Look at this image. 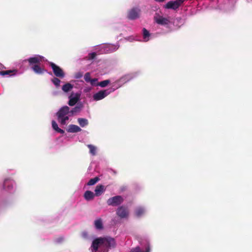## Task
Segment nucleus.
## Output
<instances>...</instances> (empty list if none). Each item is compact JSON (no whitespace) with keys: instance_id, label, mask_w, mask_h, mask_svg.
Wrapping results in <instances>:
<instances>
[{"instance_id":"nucleus-1","label":"nucleus","mask_w":252,"mask_h":252,"mask_svg":"<svg viewBox=\"0 0 252 252\" xmlns=\"http://www.w3.org/2000/svg\"><path fill=\"white\" fill-rule=\"evenodd\" d=\"M114 239L110 237L99 238L94 240L91 246L92 252H107L108 248L115 247Z\"/></svg>"},{"instance_id":"nucleus-2","label":"nucleus","mask_w":252,"mask_h":252,"mask_svg":"<svg viewBox=\"0 0 252 252\" xmlns=\"http://www.w3.org/2000/svg\"><path fill=\"white\" fill-rule=\"evenodd\" d=\"M30 65H32V69L34 72L38 74H41L46 71L45 69L41 67L42 63L46 62L47 60L43 56L36 55L28 59Z\"/></svg>"},{"instance_id":"nucleus-3","label":"nucleus","mask_w":252,"mask_h":252,"mask_svg":"<svg viewBox=\"0 0 252 252\" xmlns=\"http://www.w3.org/2000/svg\"><path fill=\"white\" fill-rule=\"evenodd\" d=\"M57 116L59 122L62 125H67L72 117L70 108L67 106L61 107L57 113Z\"/></svg>"},{"instance_id":"nucleus-4","label":"nucleus","mask_w":252,"mask_h":252,"mask_svg":"<svg viewBox=\"0 0 252 252\" xmlns=\"http://www.w3.org/2000/svg\"><path fill=\"white\" fill-rule=\"evenodd\" d=\"M138 75V72H132L129 74H126L122 76L119 80L116 81L112 84V87H114L115 90H117L118 88L122 87L124 84L126 82L130 81L132 79L134 78Z\"/></svg>"},{"instance_id":"nucleus-5","label":"nucleus","mask_w":252,"mask_h":252,"mask_svg":"<svg viewBox=\"0 0 252 252\" xmlns=\"http://www.w3.org/2000/svg\"><path fill=\"white\" fill-rule=\"evenodd\" d=\"M155 22L158 25L168 28L173 24V19L170 17H164L156 13L154 16Z\"/></svg>"},{"instance_id":"nucleus-6","label":"nucleus","mask_w":252,"mask_h":252,"mask_svg":"<svg viewBox=\"0 0 252 252\" xmlns=\"http://www.w3.org/2000/svg\"><path fill=\"white\" fill-rule=\"evenodd\" d=\"M151 246L149 240L144 238L140 241V246L132 249L130 252H150Z\"/></svg>"},{"instance_id":"nucleus-7","label":"nucleus","mask_w":252,"mask_h":252,"mask_svg":"<svg viewBox=\"0 0 252 252\" xmlns=\"http://www.w3.org/2000/svg\"><path fill=\"white\" fill-rule=\"evenodd\" d=\"M120 45L118 43L115 44H105L97 47L100 54H107L112 53L119 49Z\"/></svg>"},{"instance_id":"nucleus-8","label":"nucleus","mask_w":252,"mask_h":252,"mask_svg":"<svg viewBox=\"0 0 252 252\" xmlns=\"http://www.w3.org/2000/svg\"><path fill=\"white\" fill-rule=\"evenodd\" d=\"M2 188L7 192L13 193L16 189V183L12 178H6L3 181Z\"/></svg>"},{"instance_id":"nucleus-9","label":"nucleus","mask_w":252,"mask_h":252,"mask_svg":"<svg viewBox=\"0 0 252 252\" xmlns=\"http://www.w3.org/2000/svg\"><path fill=\"white\" fill-rule=\"evenodd\" d=\"M115 91V89L112 86L111 88L100 90L93 94V100L94 101L102 100Z\"/></svg>"},{"instance_id":"nucleus-10","label":"nucleus","mask_w":252,"mask_h":252,"mask_svg":"<svg viewBox=\"0 0 252 252\" xmlns=\"http://www.w3.org/2000/svg\"><path fill=\"white\" fill-rule=\"evenodd\" d=\"M50 65L51 67L54 75L60 78H63L65 77V73L63 69L59 66L53 63H50Z\"/></svg>"},{"instance_id":"nucleus-11","label":"nucleus","mask_w":252,"mask_h":252,"mask_svg":"<svg viewBox=\"0 0 252 252\" xmlns=\"http://www.w3.org/2000/svg\"><path fill=\"white\" fill-rule=\"evenodd\" d=\"M123 201V198L121 196L117 195L109 198L107 203L109 206H116L121 204Z\"/></svg>"},{"instance_id":"nucleus-12","label":"nucleus","mask_w":252,"mask_h":252,"mask_svg":"<svg viewBox=\"0 0 252 252\" xmlns=\"http://www.w3.org/2000/svg\"><path fill=\"white\" fill-rule=\"evenodd\" d=\"M185 0H176L175 1H168L164 5L166 9H171L176 10L178 9Z\"/></svg>"},{"instance_id":"nucleus-13","label":"nucleus","mask_w":252,"mask_h":252,"mask_svg":"<svg viewBox=\"0 0 252 252\" xmlns=\"http://www.w3.org/2000/svg\"><path fill=\"white\" fill-rule=\"evenodd\" d=\"M81 93L72 92L69 96V101L68 104L70 106H74L80 99Z\"/></svg>"},{"instance_id":"nucleus-14","label":"nucleus","mask_w":252,"mask_h":252,"mask_svg":"<svg viewBox=\"0 0 252 252\" xmlns=\"http://www.w3.org/2000/svg\"><path fill=\"white\" fill-rule=\"evenodd\" d=\"M116 214L121 219H125L128 217L129 212L126 207L121 206L117 208Z\"/></svg>"},{"instance_id":"nucleus-15","label":"nucleus","mask_w":252,"mask_h":252,"mask_svg":"<svg viewBox=\"0 0 252 252\" xmlns=\"http://www.w3.org/2000/svg\"><path fill=\"white\" fill-rule=\"evenodd\" d=\"M140 9L138 7H134L130 9L127 15V17L130 20H135L139 17Z\"/></svg>"},{"instance_id":"nucleus-16","label":"nucleus","mask_w":252,"mask_h":252,"mask_svg":"<svg viewBox=\"0 0 252 252\" xmlns=\"http://www.w3.org/2000/svg\"><path fill=\"white\" fill-rule=\"evenodd\" d=\"M105 190V187L103 185H97L95 187L94 190V195L96 196H99L101 195Z\"/></svg>"},{"instance_id":"nucleus-17","label":"nucleus","mask_w":252,"mask_h":252,"mask_svg":"<svg viewBox=\"0 0 252 252\" xmlns=\"http://www.w3.org/2000/svg\"><path fill=\"white\" fill-rule=\"evenodd\" d=\"M67 131L68 132H78L81 131V128L78 126L75 125H70L67 129Z\"/></svg>"},{"instance_id":"nucleus-18","label":"nucleus","mask_w":252,"mask_h":252,"mask_svg":"<svg viewBox=\"0 0 252 252\" xmlns=\"http://www.w3.org/2000/svg\"><path fill=\"white\" fill-rule=\"evenodd\" d=\"M146 212V209L143 207H138L135 210V213L137 217H141L144 215Z\"/></svg>"},{"instance_id":"nucleus-19","label":"nucleus","mask_w":252,"mask_h":252,"mask_svg":"<svg viewBox=\"0 0 252 252\" xmlns=\"http://www.w3.org/2000/svg\"><path fill=\"white\" fill-rule=\"evenodd\" d=\"M94 196V194L92 191L90 190H87L84 194V198L87 201H90L93 199Z\"/></svg>"},{"instance_id":"nucleus-20","label":"nucleus","mask_w":252,"mask_h":252,"mask_svg":"<svg viewBox=\"0 0 252 252\" xmlns=\"http://www.w3.org/2000/svg\"><path fill=\"white\" fill-rule=\"evenodd\" d=\"M142 34H143V41L144 42H147L149 41L150 39L151 34L149 32L147 31L145 28H143L142 30Z\"/></svg>"},{"instance_id":"nucleus-21","label":"nucleus","mask_w":252,"mask_h":252,"mask_svg":"<svg viewBox=\"0 0 252 252\" xmlns=\"http://www.w3.org/2000/svg\"><path fill=\"white\" fill-rule=\"evenodd\" d=\"M73 88V85L70 83H66L64 84L62 87V90L64 93H68Z\"/></svg>"},{"instance_id":"nucleus-22","label":"nucleus","mask_w":252,"mask_h":252,"mask_svg":"<svg viewBox=\"0 0 252 252\" xmlns=\"http://www.w3.org/2000/svg\"><path fill=\"white\" fill-rule=\"evenodd\" d=\"M52 126L54 130H55L57 132L60 133L61 134H63L64 133V131L59 128L56 122L54 120L52 121Z\"/></svg>"},{"instance_id":"nucleus-23","label":"nucleus","mask_w":252,"mask_h":252,"mask_svg":"<svg viewBox=\"0 0 252 252\" xmlns=\"http://www.w3.org/2000/svg\"><path fill=\"white\" fill-rule=\"evenodd\" d=\"M83 107L82 104H77L75 107L72 109H70V112H71L72 116H73L75 113L79 112Z\"/></svg>"},{"instance_id":"nucleus-24","label":"nucleus","mask_w":252,"mask_h":252,"mask_svg":"<svg viewBox=\"0 0 252 252\" xmlns=\"http://www.w3.org/2000/svg\"><path fill=\"white\" fill-rule=\"evenodd\" d=\"M95 227L97 229H102L103 228L102 220L101 219L99 218L95 220L94 222Z\"/></svg>"},{"instance_id":"nucleus-25","label":"nucleus","mask_w":252,"mask_h":252,"mask_svg":"<svg viewBox=\"0 0 252 252\" xmlns=\"http://www.w3.org/2000/svg\"><path fill=\"white\" fill-rule=\"evenodd\" d=\"M78 123L81 127H85L89 124L88 121L85 118H78Z\"/></svg>"},{"instance_id":"nucleus-26","label":"nucleus","mask_w":252,"mask_h":252,"mask_svg":"<svg viewBox=\"0 0 252 252\" xmlns=\"http://www.w3.org/2000/svg\"><path fill=\"white\" fill-rule=\"evenodd\" d=\"M15 70H5V71H0V75L3 76H11L14 75L13 72Z\"/></svg>"},{"instance_id":"nucleus-27","label":"nucleus","mask_w":252,"mask_h":252,"mask_svg":"<svg viewBox=\"0 0 252 252\" xmlns=\"http://www.w3.org/2000/svg\"><path fill=\"white\" fill-rule=\"evenodd\" d=\"M89 149V153L92 156H95L96 154V148L94 146L89 144L87 145Z\"/></svg>"},{"instance_id":"nucleus-28","label":"nucleus","mask_w":252,"mask_h":252,"mask_svg":"<svg viewBox=\"0 0 252 252\" xmlns=\"http://www.w3.org/2000/svg\"><path fill=\"white\" fill-rule=\"evenodd\" d=\"M51 81L57 88H58L59 87H60V84L61 81L58 78L54 77L53 79H52Z\"/></svg>"},{"instance_id":"nucleus-29","label":"nucleus","mask_w":252,"mask_h":252,"mask_svg":"<svg viewBox=\"0 0 252 252\" xmlns=\"http://www.w3.org/2000/svg\"><path fill=\"white\" fill-rule=\"evenodd\" d=\"M110 83V81L109 80H105L98 83L97 86H100L102 88H104L107 86Z\"/></svg>"},{"instance_id":"nucleus-30","label":"nucleus","mask_w":252,"mask_h":252,"mask_svg":"<svg viewBox=\"0 0 252 252\" xmlns=\"http://www.w3.org/2000/svg\"><path fill=\"white\" fill-rule=\"evenodd\" d=\"M98 181V177H95L94 178L91 179L88 182L87 185L88 186H93Z\"/></svg>"},{"instance_id":"nucleus-31","label":"nucleus","mask_w":252,"mask_h":252,"mask_svg":"<svg viewBox=\"0 0 252 252\" xmlns=\"http://www.w3.org/2000/svg\"><path fill=\"white\" fill-rule=\"evenodd\" d=\"M84 80L85 81L87 82V83H89L91 81V80L92 79L91 77V74L90 72H87L85 75H84Z\"/></svg>"},{"instance_id":"nucleus-32","label":"nucleus","mask_w":252,"mask_h":252,"mask_svg":"<svg viewBox=\"0 0 252 252\" xmlns=\"http://www.w3.org/2000/svg\"><path fill=\"white\" fill-rule=\"evenodd\" d=\"M89 83L91 84L92 86H98L97 84L98 82V79L97 78L92 79Z\"/></svg>"},{"instance_id":"nucleus-33","label":"nucleus","mask_w":252,"mask_h":252,"mask_svg":"<svg viewBox=\"0 0 252 252\" xmlns=\"http://www.w3.org/2000/svg\"><path fill=\"white\" fill-rule=\"evenodd\" d=\"M83 76V73L81 72H78L74 75V78L75 79H80Z\"/></svg>"},{"instance_id":"nucleus-34","label":"nucleus","mask_w":252,"mask_h":252,"mask_svg":"<svg viewBox=\"0 0 252 252\" xmlns=\"http://www.w3.org/2000/svg\"><path fill=\"white\" fill-rule=\"evenodd\" d=\"M96 56V53L94 52L91 53L88 55V59L89 60H93Z\"/></svg>"},{"instance_id":"nucleus-35","label":"nucleus","mask_w":252,"mask_h":252,"mask_svg":"<svg viewBox=\"0 0 252 252\" xmlns=\"http://www.w3.org/2000/svg\"><path fill=\"white\" fill-rule=\"evenodd\" d=\"M92 90V88L90 87H86L83 90V92L85 93H89Z\"/></svg>"},{"instance_id":"nucleus-36","label":"nucleus","mask_w":252,"mask_h":252,"mask_svg":"<svg viewBox=\"0 0 252 252\" xmlns=\"http://www.w3.org/2000/svg\"><path fill=\"white\" fill-rule=\"evenodd\" d=\"M72 82L74 83L76 86L79 85V83H81L82 84L84 83V81L83 80H73Z\"/></svg>"},{"instance_id":"nucleus-37","label":"nucleus","mask_w":252,"mask_h":252,"mask_svg":"<svg viewBox=\"0 0 252 252\" xmlns=\"http://www.w3.org/2000/svg\"><path fill=\"white\" fill-rule=\"evenodd\" d=\"M126 39L128 40V41H129L130 42H132L134 40H135V37L133 36H128L126 38Z\"/></svg>"},{"instance_id":"nucleus-38","label":"nucleus","mask_w":252,"mask_h":252,"mask_svg":"<svg viewBox=\"0 0 252 252\" xmlns=\"http://www.w3.org/2000/svg\"><path fill=\"white\" fill-rule=\"evenodd\" d=\"M82 237L85 239L88 238V233L86 231H83L81 234Z\"/></svg>"},{"instance_id":"nucleus-39","label":"nucleus","mask_w":252,"mask_h":252,"mask_svg":"<svg viewBox=\"0 0 252 252\" xmlns=\"http://www.w3.org/2000/svg\"><path fill=\"white\" fill-rule=\"evenodd\" d=\"M154 0L158 2H164L165 0Z\"/></svg>"}]
</instances>
